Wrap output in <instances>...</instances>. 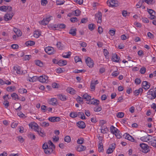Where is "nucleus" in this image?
Here are the masks:
<instances>
[{
	"label": "nucleus",
	"instance_id": "nucleus-1",
	"mask_svg": "<svg viewBox=\"0 0 156 156\" xmlns=\"http://www.w3.org/2000/svg\"><path fill=\"white\" fill-rule=\"evenodd\" d=\"M42 148L44 149V152L46 154H49L52 153L54 149L53 147H49L47 143H44L42 146Z\"/></svg>",
	"mask_w": 156,
	"mask_h": 156
},
{
	"label": "nucleus",
	"instance_id": "nucleus-2",
	"mask_svg": "<svg viewBox=\"0 0 156 156\" xmlns=\"http://www.w3.org/2000/svg\"><path fill=\"white\" fill-rule=\"evenodd\" d=\"M140 150L142 152L146 153L149 151L150 150L149 149V146L147 144L142 143L140 144Z\"/></svg>",
	"mask_w": 156,
	"mask_h": 156
},
{
	"label": "nucleus",
	"instance_id": "nucleus-3",
	"mask_svg": "<svg viewBox=\"0 0 156 156\" xmlns=\"http://www.w3.org/2000/svg\"><path fill=\"white\" fill-rule=\"evenodd\" d=\"M13 16V14L12 12V10H9L4 16V18L5 21H8L10 20Z\"/></svg>",
	"mask_w": 156,
	"mask_h": 156
},
{
	"label": "nucleus",
	"instance_id": "nucleus-4",
	"mask_svg": "<svg viewBox=\"0 0 156 156\" xmlns=\"http://www.w3.org/2000/svg\"><path fill=\"white\" fill-rule=\"evenodd\" d=\"M44 50L49 55H53L55 53V50L54 48L48 46L44 48Z\"/></svg>",
	"mask_w": 156,
	"mask_h": 156
},
{
	"label": "nucleus",
	"instance_id": "nucleus-5",
	"mask_svg": "<svg viewBox=\"0 0 156 156\" xmlns=\"http://www.w3.org/2000/svg\"><path fill=\"white\" fill-rule=\"evenodd\" d=\"M107 3L109 7H117L118 5V1L115 0H108Z\"/></svg>",
	"mask_w": 156,
	"mask_h": 156
},
{
	"label": "nucleus",
	"instance_id": "nucleus-6",
	"mask_svg": "<svg viewBox=\"0 0 156 156\" xmlns=\"http://www.w3.org/2000/svg\"><path fill=\"white\" fill-rule=\"evenodd\" d=\"M147 94L148 95H151L152 96L150 98L151 99H154L156 97V87H155L154 90L150 89L147 92Z\"/></svg>",
	"mask_w": 156,
	"mask_h": 156
},
{
	"label": "nucleus",
	"instance_id": "nucleus-7",
	"mask_svg": "<svg viewBox=\"0 0 156 156\" xmlns=\"http://www.w3.org/2000/svg\"><path fill=\"white\" fill-rule=\"evenodd\" d=\"M147 94L148 95H151L152 96L150 98L151 99H154L156 97V87H155L154 90L150 89L147 92Z\"/></svg>",
	"mask_w": 156,
	"mask_h": 156
},
{
	"label": "nucleus",
	"instance_id": "nucleus-8",
	"mask_svg": "<svg viewBox=\"0 0 156 156\" xmlns=\"http://www.w3.org/2000/svg\"><path fill=\"white\" fill-rule=\"evenodd\" d=\"M66 27V25L65 24L63 23H60L54 25L52 26V28L59 30L61 29H65Z\"/></svg>",
	"mask_w": 156,
	"mask_h": 156
},
{
	"label": "nucleus",
	"instance_id": "nucleus-9",
	"mask_svg": "<svg viewBox=\"0 0 156 156\" xmlns=\"http://www.w3.org/2000/svg\"><path fill=\"white\" fill-rule=\"evenodd\" d=\"M102 13L100 11H98L97 13L95 14V18L96 20H98V23H101L102 22Z\"/></svg>",
	"mask_w": 156,
	"mask_h": 156
},
{
	"label": "nucleus",
	"instance_id": "nucleus-10",
	"mask_svg": "<svg viewBox=\"0 0 156 156\" xmlns=\"http://www.w3.org/2000/svg\"><path fill=\"white\" fill-rule=\"evenodd\" d=\"M29 126L35 131H37V130H40L39 129H41V127H39L37 124L36 123H30L29 124Z\"/></svg>",
	"mask_w": 156,
	"mask_h": 156
},
{
	"label": "nucleus",
	"instance_id": "nucleus-11",
	"mask_svg": "<svg viewBox=\"0 0 156 156\" xmlns=\"http://www.w3.org/2000/svg\"><path fill=\"white\" fill-rule=\"evenodd\" d=\"M81 12L80 10H73L72 13H69L67 15V16L71 17L72 15L76 16H79Z\"/></svg>",
	"mask_w": 156,
	"mask_h": 156
},
{
	"label": "nucleus",
	"instance_id": "nucleus-12",
	"mask_svg": "<svg viewBox=\"0 0 156 156\" xmlns=\"http://www.w3.org/2000/svg\"><path fill=\"white\" fill-rule=\"evenodd\" d=\"M86 62L87 66L89 67H92L93 66L94 63L92 60H91L90 57H88L86 59Z\"/></svg>",
	"mask_w": 156,
	"mask_h": 156
},
{
	"label": "nucleus",
	"instance_id": "nucleus-13",
	"mask_svg": "<svg viewBox=\"0 0 156 156\" xmlns=\"http://www.w3.org/2000/svg\"><path fill=\"white\" fill-rule=\"evenodd\" d=\"M99 101L97 99L94 98L91 99L90 101L87 102L88 104H93L95 105H98L99 104Z\"/></svg>",
	"mask_w": 156,
	"mask_h": 156
},
{
	"label": "nucleus",
	"instance_id": "nucleus-14",
	"mask_svg": "<svg viewBox=\"0 0 156 156\" xmlns=\"http://www.w3.org/2000/svg\"><path fill=\"white\" fill-rule=\"evenodd\" d=\"M144 4L143 0H140L138 3L136 5V6L137 8H140L142 9H145Z\"/></svg>",
	"mask_w": 156,
	"mask_h": 156
},
{
	"label": "nucleus",
	"instance_id": "nucleus-15",
	"mask_svg": "<svg viewBox=\"0 0 156 156\" xmlns=\"http://www.w3.org/2000/svg\"><path fill=\"white\" fill-rule=\"evenodd\" d=\"M48 120L52 122H54L60 121L61 118L59 117L53 116L49 117Z\"/></svg>",
	"mask_w": 156,
	"mask_h": 156
},
{
	"label": "nucleus",
	"instance_id": "nucleus-16",
	"mask_svg": "<svg viewBox=\"0 0 156 156\" xmlns=\"http://www.w3.org/2000/svg\"><path fill=\"white\" fill-rule=\"evenodd\" d=\"M48 77L45 75L40 76L38 77V80L41 82L45 83L48 79Z\"/></svg>",
	"mask_w": 156,
	"mask_h": 156
},
{
	"label": "nucleus",
	"instance_id": "nucleus-17",
	"mask_svg": "<svg viewBox=\"0 0 156 156\" xmlns=\"http://www.w3.org/2000/svg\"><path fill=\"white\" fill-rule=\"evenodd\" d=\"M13 30L16 33L17 37H20L22 36V32L19 29L14 27Z\"/></svg>",
	"mask_w": 156,
	"mask_h": 156
},
{
	"label": "nucleus",
	"instance_id": "nucleus-18",
	"mask_svg": "<svg viewBox=\"0 0 156 156\" xmlns=\"http://www.w3.org/2000/svg\"><path fill=\"white\" fill-rule=\"evenodd\" d=\"M76 125L79 128L83 129L86 127V125L85 123L82 121H80L76 123Z\"/></svg>",
	"mask_w": 156,
	"mask_h": 156
},
{
	"label": "nucleus",
	"instance_id": "nucleus-19",
	"mask_svg": "<svg viewBox=\"0 0 156 156\" xmlns=\"http://www.w3.org/2000/svg\"><path fill=\"white\" fill-rule=\"evenodd\" d=\"M112 60L113 62H118L120 59V57L118 56L115 53L112 54Z\"/></svg>",
	"mask_w": 156,
	"mask_h": 156
},
{
	"label": "nucleus",
	"instance_id": "nucleus-20",
	"mask_svg": "<svg viewBox=\"0 0 156 156\" xmlns=\"http://www.w3.org/2000/svg\"><path fill=\"white\" fill-rule=\"evenodd\" d=\"M125 136V138L128 140L133 142H135V140L134 138L131 136L127 133H126L123 135Z\"/></svg>",
	"mask_w": 156,
	"mask_h": 156
},
{
	"label": "nucleus",
	"instance_id": "nucleus-21",
	"mask_svg": "<svg viewBox=\"0 0 156 156\" xmlns=\"http://www.w3.org/2000/svg\"><path fill=\"white\" fill-rule=\"evenodd\" d=\"M149 144L152 146L156 147V138L155 137H153L152 138H150Z\"/></svg>",
	"mask_w": 156,
	"mask_h": 156
},
{
	"label": "nucleus",
	"instance_id": "nucleus-22",
	"mask_svg": "<svg viewBox=\"0 0 156 156\" xmlns=\"http://www.w3.org/2000/svg\"><path fill=\"white\" fill-rule=\"evenodd\" d=\"M142 85L143 87L145 89L147 90L150 88V84L149 82L147 81H144L143 82Z\"/></svg>",
	"mask_w": 156,
	"mask_h": 156
},
{
	"label": "nucleus",
	"instance_id": "nucleus-23",
	"mask_svg": "<svg viewBox=\"0 0 156 156\" xmlns=\"http://www.w3.org/2000/svg\"><path fill=\"white\" fill-rule=\"evenodd\" d=\"M76 148L77 151L80 152L85 150L86 147L82 145H79L76 146Z\"/></svg>",
	"mask_w": 156,
	"mask_h": 156
},
{
	"label": "nucleus",
	"instance_id": "nucleus-24",
	"mask_svg": "<svg viewBox=\"0 0 156 156\" xmlns=\"http://www.w3.org/2000/svg\"><path fill=\"white\" fill-rule=\"evenodd\" d=\"M67 64V61L66 60H60L57 63L60 66H62L66 65Z\"/></svg>",
	"mask_w": 156,
	"mask_h": 156
},
{
	"label": "nucleus",
	"instance_id": "nucleus-25",
	"mask_svg": "<svg viewBox=\"0 0 156 156\" xmlns=\"http://www.w3.org/2000/svg\"><path fill=\"white\" fill-rule=\"evenodd\" d=\"M57 101L56 98H52L48 101V103L52 105H54L56 104Z\"/></svg>",
	"mask_w": 156,
	"mask_h": 156
},
{
	"label": "nucleus",
	"instance_id": "nucleus-26",
	"mask_svg": "<svg viewBox=\"0 0 156 156\" xmlns=\"http://www.w3.org/2000/svg\"><path fill=\"white\" fill-rule=\"evenodd\" d=\"M76 28H71L69 30V33L73 36H75L76 34Z\"/></svg>",
	"mask_w": 156,
	"mask_h": 156
},
{
	"label": "nucleus",
	"instance_id": "nucleus-27",
	"mask_svg": "<svg viewBox=\"0 0 156 156\" xmlns=\"http://www.w3.org/2000/svg\"><path fill=\"white\" fill-rule=\"evenodd\" d=\"M143 91V89L141 88H140L139 89L136 90L134 91V94L135 96H137L140 93H141Z\"/></svg>",
	"mask_w": 156,
	"mask_h": 156
},
{
	"label": "nucleus",
	"instance_id": "nucleus-28",
	"mask_svg": "<svg viewBox=\"0 0 156 156\" xmlns=\"http://www.w3.org/2000/svg\"><path fill=\"white\" fill-rule=\"evenodd\" d=\"M67 92L72 94H73L76 93V91L71 87H68L66 89Z\"/></svg>",
	"mask_w": 156,
	"mask_h": 156
},
{
	"label": "nucleus",
	"instance_id": "nucleus-29",
	"mask_svg": "<svg viewBox=\"0 0 156 156\" xmlns=\"http://www.w3.org/2000/svg\"><path fill=\"white\" fill-rule=\"evenodd\" d=\"M12 8L10 6L3 5L0 7V10H12Z\"/></svg>",
	"mask_w": 156,
	"mask_h": 156
},
{
	"label": "nucleus",
	"instance_id": "nucleus-30",
	"mask_svg": "<svg viewBox=\"0 0 156 156\" xmlns=\"http://www.w3.org/2000/svg\"><path fill=\"white\" fill-rule=\"evenodd\" d=\"M110 129L111 132L113 134L117 133V132H118L119 131V130L117 128L113 126H112L110 127Z\"/></svg>",
	"mask_w": 156,
	"mask_h": 156
},
{
	"label": "nucleus",
	"instance_id": "nucleus-31",
	"mask_svg": "<svg viewBox=\"0 0 156 156\" xmlns=\"http://www.w3.org/2000/svg\"><path fill=\"white\" fill-rule=\"evenodd\" d=\"M83 99H85L87 101L89 102L90 101L91 99V97L89 95L87 94H85L83 96Z\"/></svg>",
	"mask_w": 156,
	"mask_h": 156
},
{
	"label": "nucleus",
	"instance_id": "nucleus-32",
	"mask_svg": "<svg viewBox=\"0 0 156 156\" xmlns=\"http://www.w3.org/2000/svg\"><path fill=\"white\" fill-rule=\"evenodd\" d=\"M152 137L150 135L147 136H144L140 138V139L144 141H147L150 140V137Z\"/></svg>",
	"mask_w": 156,
	"mask_h": 156
},
{
	"label": "nucleus",
	"instance_id": "nucleus-33",
	"mask_svg": "<svg viewBox=\"0 0 156 156\" xmlns=\"http://www.w3.org/2000/svg\"><path fill=\"white\" fill-rule=\"evenodd\" d=\"M57 96L58 98L62 101H65L66 100V97L64 95L59 94Z\"/></svg>",
	"mask_w": 156,
	"mask_h": 156
},
{
	"label": "nucleus",
	"instance_id": "nucleus-34",
	"mask_svg": "<svg viewBox=\"0 0 156 156\" xmlns=\"http://www.w3.org/2000/svg\"><path fill=\"white\" fill-rule=\"evenodd\" d=\"M40 130H37V131L38 134L41 137H44L45 136V133L42 130V128H41Z\"/></svg>",
	"mask_w": 156,
	"mask_h": 156
},
{
	"label": "nucleus",
	"instance_id": "nucleus-35",
	"mask_svg": "<svg viewBox=\"0 0 156 156\" xmlns=\"http://www.w3.org/2000/svg\"><path fill=\"white\" fill-rule=\"evenodd\" d=\"M13 69L15 71H16V73L17 74H20L22 73L20 67L14 66Z\"/></svg>",
	"mask_w": 156,
	"mask_h": 156
},
{
	"label": "nucleus",
	"instance_id": "nucleus-36",
	"mask_svg": "<svg viewBox=\"0 0 156 156\" xmlns=\"http://www.w3.org/2000/svg\"><path fill=\"white\" fill-rule=\"evenodd\" d=\"M45 143H47L48 147H53L54 149H55V145L51 140H48L47 142H46Z\"/></svg>",
	"mask_w": 156,
	"mask_h": 156
},
{
	"label": "nucleus",
	"instance_id": "nucleus-37",
	"mask_svg": "<svg viewBox=\"0 0 156 156\" xmlns=\"http://www.w3.org/2000/svg\"><path fill=\"white\" fill-rule=\"evenodd\" d=\"M25 44L27 46H31L34 45L35 42L33 41H29L26 42Z\"/></svg>",
	"mask_w": 156,
	"mask_h": 156
},
{
	"label": "nucleus",
	"instance_id": "nucleus-38",
	"mask_svg": "<svg viewBox=\"0 0 156 156\" xmlns=\"http://www.w3.org/2000/svg\"><path fill=\"white\" fill-rule=\"evenodd\" d=\"M98 151L99 152H103L104 151V148L103 144H99L98 145Z\"/></svg>",
	"mask_w": 156,
	"mask_h": 156
},
{
	"label": "nucleus",
	"instance_id": "nucleus-39",
	"mask_svg": "<svg viewBox=\"0 0 156 156\" xmlns=\"http://www.w3.org/2000/svg\"><path fill=\"white\" fill-rule=\"evenodd\" d=\"M80 116V117L81 119H86V118L83 112H79L78 113V116Z\"/></svg>",
	"mask_w": 156,
	"mask_h": 156
},
{
	"label": "nucleus",
	"instance_id": "nucleus-40",
	"mask_svg": "<svg viewBox=\"0 0 156 156\" xmlns=\"http://www.w3.org/2000/svg\"><path fill=\"white\" fill-rule=\"evenodd\" d=\"M14 106L15 107V109L16 111L17 110L20 111L21 110L22 108L21 106L19 103H16L14 105Z\"/></svg>",
	"mask_w": 156,
	"mask_h": 156
},
{
	"label": "nucleus",
	"instance_id": "nucleus-41",
	"mask_svg": "<svg viewBox=\"0 0 156 156\" xmlns=\"http://www.w3.org/2000/svg\"><path fill=\"white\" fill-rule=\"evenodd\" d=\"M27 136L31 140H34L36 138L35 135L31 133H28Z\"/></svg>",
	"mask_w": 156,
	"mask_h": 156
},
{
	"label": "nucleus",
	"instance_id": "nucleus-42",
	"mask_svg": "<svg viewBox=\"0 0 156 156\" xmlns=\"http://www.w3.org/2000/svg\"><path fill=\"white\" fill-rule=\"evenodd\" d=\"M41 35V32L38 31H35L34 32V36L36 38H37L39 37Z\"/></svg>",
	"mask_w": 156,
	"mask_h": 156
},
{
	"label": "nucleus",
	"instance_id": "nucleus-43",
	"mask_svg": "<svg viewBox=\"0 0 156 156\" xmlns=\"http://www.w3.org/2000/svg\"><path fill=\"white\" fill-rule=\"evenodd\" d=\"M102 109V108L101 106H96L94 107V110L95 112H99Z\"/></svg>",
	"mask_w": 156,
	"mask_h": 156
},
{
	"label": "nucleus",
	"instance_id": "nucleus-44",
	"mask_svg": "<svg viewBox=\"0 0 156 156\" xmlns=\"http://www.w3.org/2000/svg\"><path fill=\"white\" fill-rule=\"evenodd\" d=\"M52 18V16L50 15H47L46 16L45 20L46 21V22L47 23V24L51 20V19Z\"/></svg>",
	"mask_w": 156,
	"mask_h": 156
},
{
	"label": "nucleus",
	"instance_id": "nucleus-45",
	"mask_svg": "<svg viewBox=\"0 0 156 156\" xmlns=\"http://www.w3.org/2000/svg\"><path fill=\"white\" fill-rule=\"evenodd\" d=\"M103 52L104 55L105 56L106 58L107 59H108L109 58V57L108 55V54L109 53L107 49H104L103 50Z\"/></svg>",
	"mask_w": 156,
	"mask_h": 156
},
{
	"label": "nucleus",
	"instance_id": "nucleus-46",
	"mask_svg": "<svg viewBox=\"0 0 156 156\" xmlns=\"http://www.w3.org/2000/svg\"><path fill=\"white\" fill-rule=\"evenodd\" d=\"M15 86L8 87L7 88V90L8 91H14L15 90Z\"/></svg>",
	"mask_w": 156,
	"mask_h": 156
},
{
	"label": "nucleus",
	"instance_id": "nucleus-47",
	"mask_svg": "<svg viewBox=\"0 0 156 156\" xmlns=\"http://www.w3.org/2000/svg\"><path fill=\"white\" fill-rule=\"evenodd\" d=\"M69 115L72 118H75L78 116V113L76 112H72L70 113Z\"/></svg>",
	"mask_w": 156,
	"mask_h": 156
},
{
	"label": "nucleus",
	"instance_id": "nucleus-48",
	"mask_svg": "<svg viewBox=\"0 0 156 156\" xmlns=\"http://www.w3.org/2000/svg\"><path fill=\"white\" fill-rule=\"evenodd\" d=\"M89 29L91 31H92L94 30L95 27V26L94 24H90L88 25Z\"/></svg>",
	"mask_w": 156,
	"mask_h": 156
},
{
	"label": "nucleus",
	"instance_id": "nucleus-49",
	"mask_svg": "<svg viewBox=\"0 0 156 156\" xmlns=\"http://www.w3.org/2000/svg\"><path fill=\"white\" fill-rule=\"evenodd\" d=\"M124 116V113L122 112H119L117 113L116 116L119 118H122Z\"/></svg>",
	"mask_w": 156,
	"mask_h": 156
},
{
	"label": "nucleus",
	"instance_id": "nucleus-50",
	"mask_svg": "<svg viewBox=\"0 0 156 156\" xmlns=\"http://www.w3.org/2000/svg\"><path fill=\"white\" fill-rule=\"evenodd\" d=\"M46 21L45 20V18H44L43 20L40 21H39L40 24L44 26H45L48 24L47 22H46Z\"/></svg>",
	"mask_w": 156,
	"mask_h": 156
},
{
	"label": "nucleus",
	"instance_id": "nucleus-51",
	"mask_svg": "<svg viewBox=\"0 0 156 156\" xmlns=\"http://www.w3.org/2000/svg\"><path fill=\"white\" fill-rule=\"evenodd\" d=\"M35 64L37 65L40 67H42L43 65L42 62L38 60L35 61Z\"/></svg>",
	"mask_w": 156,
	"mask_h": 156
},
{
	"label": "nucleus",
	"instance_id": "nucleus-52",
	"mask_svg": "<svg viewBox=\"0 0 156 156\" xmlns=\"http://www.w3.org/2000/svg\"><path fill=\"white\" fill-rule=\"evenodd\" d=\"M122 16L124 17H126L129 15V13H128L127 10H122Z\"/></svg>",
	"mask_w": 156,
	"mask_h": 156
},
{
	"label": "nucleus",
	"instance_id": "nucleus-53",
	"mask_svg": "<svg viewBox=\"0 0 156 156\" xmlns=\"http://www.w3.org/2000/svg\"><path fill=\"white\" fill-rule=\"evenodd\" d=\"M18 92L21 94L26 93L27 92L26 89L24 88L20 89L18 90Z\"/></svg>",
	"mask_w": 156,
	"mask_h": 156
},
{
	"label": "nucleus",
	"instance_id": "nucleus-54",
	"mask_svg": "<svg viewBox=\"0 0 156 156\" xmlns=\"http://www.w3.org/2000/svg\"><path fill=\"white\" fill-rule=\"evenodd\" d=\"M71 54V52L70 51H69L66 54V55L65 54L62 55V57L64 58H68L70 56V55Z\"/></svg>",
	"mask_w": 156,
	"mask_h": 156
},
{
	"label": "nucleus",
	"instance_id": "nucleus-55",
	"mask_svg": "<svg viewBox=\"0 0 156 156\" xmlns=\"http://www.w3.org/2000/svg\"><path fill=\"white\" fill-rule=\"evenodd\" d=\"M114 150V148H110V147H109L107 150V151H106V153H107V154H111L112 152H113V151Z\"/></svg>",
	"mask_w": 156,
	"mask_h": 156
},
{
	"label": "nucleus",
	"instance_id": "nucleus-56",
	"mask_svg": "<svg viewBox=\"0 0 156 156\" xmlns=\"http://www.w3.org/2000/svg\"><path fill=\"white\" fill-rule=\"evenodd\" d=\"M41 124V126L44 127L49 126V125L48 123L46 122H43Z\"/></svg>",
	"mask_w": 156,
	"mask_h": 156
},
{
	"label": "nucleus",
	"instance_id": "nucleus-57",
	"mask_svg": "<svg viewBox=\"0 0 156 156\" xmlns=\"http://www.w3.org/2000/svg\"><path fill=\"white\" fill-rule=\"evenodd\" d=\"M64 140L66 142L69 143L71 141V138L69 136H67L65 137Z\"/></svg>",
	"mask_w": 156,
	"mask_h": 156
},
{
	"label": "nucleus",
	"instance_id": "nucleus-58",
	"mask_svg": "<svg viewBox=\"0 0 156 156\" xmlns=\"http://www.w3.org/2000/svg\"><path fill=\"white\" fill-rule=\"evenodd\" d=\"M11 96L12 98L15 100L16 99H19L18 96L15 93H13L11 95Z\"/></svg>",
	"mask_w": 156,
	"mask_h": 156
},
{
	"label": "nucleus",
	"instance_id": "nucleus-59",
	"mask_svg": "<svg viewBox=\"0 0 156 156\" xmlns=\"http://www.w3.org/2000/svg\"><path fill=\"white\" fill-rule=\"evenodd\" d=\"M95 85L93 83V81H92L90 84V89L91 91H94L95 90Z\"/></svg>",
	"mask_w": 156,
	"mask_h": 156
},
{
	"label": "nucleus",
	"instance_id": "nucleus-60",
	"mask_svg": "<svg viewBox=\"0 0 156 156\" xmlns=\"http://www.w3.org/2000/svg\"><path fill=\"white\" fill-rule=\"evenodd\" d=\"M83 98H82V97H81L79 96H78L76 98V100L79 103H80L79 102L80 101L81 102H82V103H83Z\"/></svg>",
	"mask_w": 156,
	"mask_h": 156
},
{
	"label": "nucleus",
	"instance_id": "nucleus-61",
	"mask_svg": "<svg viewBox=\"0 0 156 156\" xmlns=\"http://www.w3.org/2000/svg\"><path fill=\"white\" fill-rule=\"evenodd\" d=\"M57 47L60 50L62 49L63 46L62 45L61 43L60 42H58L57 44Z\"/></svg>",
	"mask_w": 156,
	"mask_h": 156
},
{
	"label": "nucleus",
	"instance_id": "nucleus-62",
	"mask_svg": "<svg viewBox=\"0 0 156 156\" xmlns=\"http://www.w3.org/2000/svg\"><path fill=\"white\" fill-rule=\"evenodd\" d=\"M70 20L72 23H75L78 21L76 17H72L70 19Z\"/></svg>",
	"mask_w": 156,
	"mask_h": 156
},
{
	"label": "nucleus",
	"instance_id": "nucleus-63",
	"mask_svg": "<svg viewBox=\"0 0 156 156\" xmlns=\"http://www.w3.org/2000/svg\"><path fill=\"white\" fill-rule=\"evenodd\" d=\"M146 71V68L145 67H143L141 68L140 69V72L141 74H144L145 73Z\"/></svg>",
	"mask_w": 156,
	"mask_h": 156
},
{
	"label": "nucleus",
	"instance_id": "nucleus-64",
	"mask_svg": "<svg viewBox=\"0 0 156 156\" xmlns=\"http://www.w3.org/2000/svg\"><path fill=\"white\" fill-rule=\"evenodd\" d=\"M3 104L4 105L5 107L7 108L9 106V102L7 100L3 102Z\"/></svg>",
	"mask_w": 156,
	"mask_h": 156
}]
</instances>
